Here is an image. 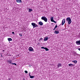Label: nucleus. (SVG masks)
Wrapping results in <instances>:
<instances>
[{"instance_id": "obj_8", "label": "nucleus", "mask_w": 80, "mask_h": 80, "mask_svg": "<svg viewBox=\"0 0 80 80\" xmlns=\"http://www.w3.org/2000/svg\"><path fill=\"white\" fill-rule=\"evenodd\" d=\"M41 48H43V49H45L46 51H48L49 50L47 48H45V47H41Z\"/></svg>"}, {"instance_id": "obj_1", "label": "nucleus", "mask_w": 80, "mask_h": 80, "mask_svg": "<svg viewBox=\"0 0 80 80\" xmlns=\"http://www.w3.org/2000/svg\"><path fill=\"white\" fill-rule=\"evenodd\" d=\"M66 21L68 22L69 25H70V23H72V19H71L70 18H66Z\"/></svg>"}, {"instance_id": "obj_32", "label": "nucleus", "mask_w": 80, "mask_h": 80, "mask_svg": "<svg viewBox=\"0 0 80 80\" xmlns=\"http://www.w3.org/2000/svg\"><path fill=\"white\" fill-rule=\"evenodd\" d=\"M23 80H25V79H24Z\"/></svg>"}, {"instance_id": "obj_6", "label": "nucleus", "mask_w": 80, "mask_h": 80, "mask_svg": "<svg viewBox=\"0 0 80 80\" xmlns=\"http://www.w3.org/2000/svg\"><path fill=\"white\" fill-rule=\"evenodd\" d=\"M57 68H59V67H62V64L60 63H58L57 65Z\"/></svg>"}, {"instance_id": "obj_27", "label": "nucleus", "mask_w": 80, "mask_h": 80, "mask_svg": "<svg viewBox=\"0 0 80 80\" xmlns=\"http://www.w3.org/2000/svg\"><path fill=\"white\" fill-rule=\"evenodd\" d=\"M12 34H14L15 33V32H12Z\"/></svg>"}, {"instance_id": "obj_2", "label": "nucleus", "mask_w": 80, "mask_h": 80, "mask_svg": "<svg viewBox=\"0 0 80 80\" xmlns=\"http://www.w3.org/2000/svg\"><path fill=\"white\" fill-rule=\"evenodd\" d=\"M41 19L42 20H44L45 22H47L48 19H47V18L46 17L43 16L41 18Z\"/></svg>"}, {"instance_id": "obj_29", "label": "nucleus", "mask_w": 80, "mask_h": 80, "mask_svg": "<svg viewBox=\"0 0 80 80\" xmlns=\"http://www.w3.org/2000/svg\"><path fill=\"white\" fill-rule=\"evenodd\" d=\"M79 55V54H76V55H77V56H78L79 55Z\"/></svg>"}, {"instance_id": "obj_31", "label": "nucleus", "mask_w": 80, "mask_h": 80, "mask_svg": "<svg viewBox=\"0 0 80 80\" xmlns=\"http://www.w3.org/2000/svg\"><path fill=\"white\" fill-rule=\"evenodd\" d=\"M4 51H5L4 50H3V52H4Z\"/></svg>"}, {"instance_id": "obj_18", "label": "nucleus", "mask_w": 80, "mask_h": 80, "mask_svg": "<svg viewBox=\"0 0 80 80\" xmlns=\"http://www.w3.org/2000/svg\"><path fill=\"white\" fill-rule=\"evenodd\" d=\"M72 62H73V63H77V61L76 60L72 61Z\"/></svg>"}, {"instance_id": "obj_10", "label": "nucleus", "mask_w": 80, "mask_h": 80, "mask_svg": "<svg viewBox=\"0 0 80 80\" xmlns=\"http://www.w3.org/2000/svg\"><path fill=\"white\" fill-rule=\"evenodd\" d=\"M65 22V19H63L62 22V25H64Z\"/></svg>"}, {"instance_id": "obj_7", "label": "nucleus", "mask_w": 80, "mask_h": 80, "mask_svg": "<svg viewBox=\"0 0 80 80\" xmlns=\"http://www.w3.org/2000/svg\"><path fill=\"white\" fill-rule=\"evenodd\" d=\"M76 43L78 45H80V40L76 41Z\"/></svg>"}, {"instance_id": "obj_16", "label": "nucleus", "mask_w": 80, "mask_h": 80, "mask_svg": "<svg viewBox=\"0 0 80 80\" xmlns=\"http://www.w3.org/2000/svg\"><path fill=\"white\" fill-rule=\"evenodd\" d=\"M54 20H53V17L51 18V22H53Z\"/></svg>"}, {"instance_id": "obj_4", "label": "nucleus", "mask_w": 80, "mask_h": 80, "mask_svg": "<svg viewBox=\"0 0 80 80\" xmlns=\"http://www.w3.org/2000/svg\"><path fill=\"white\" fill-rule=\"evenodd\" d=\"M31 25L33 26V28H35V27H38V25H37V24L36 23H33V22L32 23H31Z\"/></svg>"}, {"instance_id": "obj_9", "label": "nucleus", "mask_w": 80, "mask_h": 80, "mask_svg": "<svg viewBox=\"0 0 80 80\" xmlns=\"http://www.w3.org/2000/svg\"><path fill=\"white\" fill-rule=\"evenodd\" d=\"M48 37H45L44 39V42H45L46 41H47L48 40Z\"/></svg>"}, {"instance_id": "obj_15", "label": "nucleus", "mask_w": 80, "mask_h": 80, "mask_svg": "<svg viewBox=\"0 0 80 80\" xmlns=\"http://www.w3.org/2000/svg\"><path fill=\"white\" fill-rule=\"evenodd\" d=\"M68 65L69 67H73L74 65L72 64H69Z\"/></svg>"}, {"instance_id": "obj_24", "label": "nucleus", "mask_w": 80, "mask_h": 80, "mask_svg": "<svg viewBox=\"0 0 80 80\" xmlns=\"http://www.w3.org/2000/svg\"><path fill=\"white\" fill-rule=\"evenodd\" d=\"M30 73H31V72H29V77H30L31 76V75H30Z\"/></svg>"}, {"instance_id": "obj_21", "label": "nucleus", "mask_w": 80, "mask_h": 80, "mask_svg": "<svg viewBox=\"0 0 80 80\" xmlns=\"http://www.w3.org/2000/svg\"><path fill=\"white\" fill-rule=\"evenodd\" d=\"M24 72H25L26 73H28V71H25Z\"/></svg>"}, {"instance_id": "obj_28", "label": "nucleus", "mask_w": 80, "mask_h": 80, "mask_svg": "<svg viewBox=\"0 0 80 80\" xmlns=\"http://www.w3.org/2000/svg\"><path fill=\"white\" fill-rule=\"evenodd\" d=\"M56 29V28H54L53 30H55Z\"/></svg>"}, {"instance_id": "obj_22", "label": "nucleus", "mask_w": 80, "mask_h": 80, "mask_svg": "<svg viewBox=\"0 0 80 80\" xmlns=\"http://www.w3.org/2000/svg\"><path fill=\"white\" fill-rule=\"evenodd\" d=\"M19 36H20V37H22V34L20 33L19 34Z\"/></svg>"}, {"instance_id": "obj_30", "label": "nucleus", "mask_w": 80, "mask_h": 80, "mask_svg": "<svg viewBox=\"0 0 80 80\" xmlns=\"http://www.w3.org/2000/svg\"><path fill=\"white\" fill-rule=\"evenodd\" d=\"M29 67H31V65H30V64H29Z\"/></svg>"}, {"instance_id": "obj_12", "label": "nucleus", "mask_w": 80, "mask_h": 80, "mask_svg": "<svg viewBox=\"0 0 80 80\" xmlns=\"http://www.w3.org/2000/svg\"><path fill=\"white\" fill-rule=\"evenodd\" d=\"M33 12V9H32L29 8L28 9V12Z\"/></svg>"}, {"instance_id": "obj_23", "label": "nucleus", "mask_w": 80, "mask_h": 80, "mask_svg": "<svg viewBox=\"0 0 80 80\" xmlns=\"http://www.w3.org/2000/svg\"><path fill=\"white\" fill-rule=\"evenodd\" d=\"M77 53L75 52L74 53V55H77Z\"/></svg>"}, {"instance_id": "obj_25", "label": "nucleus", "mask_w": 80, "mask_h": 80, "mask_svg": "<svg viewBox=\"0 0 80 80\" xmlns=\"http://www.w3.org/2000/svg\"><path fill=\"white\" fill-rule=\"evenodd\" d=\"M57 27H58L57 25H56L55 27V28H57Z\"/></svg>"}, {"instance_id": "obj_5", "label": "nucleus", "mask_w": 80, "mask_h": 80, "mask_svg": "<svg viewBox=\"0 0 80 80\" xmlns=\"http://www.w3.org/2000/svg\"><path fill=\"white\" fill-rule=\"evenodd\" d=\"M29 52H34L33 48L32 47H29L28 49Z\"/></svg>"}, {"instance_id": "obj_11", "label": "nucleus", "mask_w": 80, "mask_h": 80, "mask_svg": "<svg viewBox=\"0 0 80 80\" xmlns=\"http://www.w3.org/2000/svg\"><path fill=\"white\" fill-rule=\"evenodd\" d=\"M38 24H39L41 26L43 25V23L42 22H38Z\"/></svg>"}, {"instance_id": "obj_3", "label": "nucleus", "mask_w": 80, "mask_h": 80, "mask_svg": "<svg viewBox=\"0 0 80 80\" xmlns=\"http://www.w3.org/2000/svg\"><path fill=\"white\" fill-rule=\"evenodd\" d=\"M8 62L10 64H12V65H16V66H17V64H16L15 63H13V61H12V60H8Z\"/></svg>"}, {"instance_id": "obj_26", "label": "nucleus", "mask_w": 80, "mask_h": 80, "mask_svg": "<svg viewBox=\"0 0 80 80\" xmlns=\"http://www.w3.org/2000/svg\"><path fill=\"white\" fill-rule=\"evenodd\" d=\"M52 22H54V23H57V22H56V21H55L54 20Z\"/></svg>"}, {"instance_id": "obj_19", "label": "nucleus", "mask_w": 80, "mask_h": 80, "mask_svg": "<svg viewBox=\"0 0 80 80\" xmlns=\"http://www.w3.org/2000/svg\"><path fill=\"white\" fill-rule=\"evenodd\" d=\"M30 78H35V76H30Z\"/></svg>"}, {"instance_id": "obj_14", "label": "nucleus", "mask_w": 80, "mask_h": 80, "mask_svg": "<svg viewBox=\"0 0 80 80\" xmlns=\"http://www.w3.org/2000/svg\"><path fill=\"white\" fill-rule=\"evenodd\" d=\"M17 3H21L22 2V0H16Z\"/></svg>"}, {"instance_id": "obj_20", "label": "nucleus", "mask_w": 80, "mask_h": 80, "mask_svg": "<svg viewBox=\"0 0 80 80\" xmlns=\"http://www.w3.org/2000/svg\"><path fill=\"white\" fill-rule=\"evenodd\" d=\"M41 40H43V38H41L40 39H39V41H41Z\"/></svg>"}, {"instance_id": "obj_13", "label": "nucleus", "mask_w": 80, "mask_h": 80, "mask_svg": "<svg viewBox=\"0 0 80 80\" xmlns=\"http://www.w3.org/2000/svg\"><path fill=\"white\" fill-rule=\"evenodd\" d=\"M54 33H55V34H58V33H59V32L57 31H55Z\"/></svg>"}, {"instance_id": "obj_17", "label": "nucleus", "mask_w": 80, "mask_h": 80, "mask_svg": "<svg viewBox=\"0 0 80 80\" xmlns=\"http://www.w3.org/2000/svg\"><path fill=\"white\" fill-rule=\"evenodd\" d=\"M8 40L10 42V41H12V39L11 38H8Z\"/></svg>"}]
</instances>
